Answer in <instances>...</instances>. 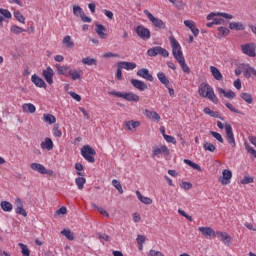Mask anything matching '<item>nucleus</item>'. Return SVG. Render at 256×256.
Instances as JSON below:
<instances>
[{"mask_svg":"<svg viewBox=\"0 0 256 256\" xmlns=\"http://www.w3.org/2000/svg\"><path fill=\"white\" fill-rule=\"evenodd\" d=\"M198 95H200V97H203L204 99H209V101H211L215 105L219 103V98H217V95H215L213 87H211V85H209L207 82H203L199 85Z\"/></svg>","mask_w":256,"mask_h":256,"instance_id":"f257e3e1","label":"nucleus"},{"mask_svg":"<svg viewBox=\"0 0 256 256\" xmlns=\"http://www.w3.org/2000/svg\"><path fill=\"white\" fill-rule=\"evenodd\" d=\"M217 127L219 129H225L226 139L229 145H231V147H236L237 143L235 142V135L233 134V127H231V124L226 123L224 125L221 121H217Z\"/></svg>","mask_w":256,"mask_h":256,"instance_id":"f03ea898","label":"nucleus"},{"mask_svg":"<svg viewBox=\"0 0 256 256\" xmlns=\"http://www.w3.org/2000/svg\"><path fill=\"white\" fill-rule=\"evenodd\" d=\"M109 95H113L114 97H119L120 99H125V101L139 102V95L133 93V92H119V91H111L109 92Z\"/></svg>","mask_w":256,"mask_h":256,"instance_id":"7ed1b4c3","label":"nucleus"},{"mask_svg":"<svg viewBox=\"0 0 256 256\" xmlns=\"http://www.w3.org/2000/svg\"><path fill=\"white\" fill-rule=\"evenodd\" d=\"M169 41L171 43L172 53H173V56L176 59V61L185 59V57L183 56V51H181V44H179L177 39H175L174 36H170Z\"/></svg>","mask_w":256,"mask_h":256,"instance_id":"20e7f679","label":"nucleus"},{"mask_svg":"<svg viewBox=\"0 0 256 256\" xmlns=\"http://www.w3.org/2000/svg\"><path fill=\"white\" fill-rule=\"evenodd\" d=\"M96 154L95 149H93L89 145H85L81 149V155L84 157L88 163H95V157L94 155Z\"/></svg>","mask_w":256,"mask_h":256,"instance_id":"39448f33","label":"nucleus"},{"mask_svg":"<svg viewBox=\"0 0 256 256\" xmlns=\"http://www.w3.org/2000/svg\"><path fill=\"white\" fill-rule=\"evenodd\" d=\"M147 55L149 57H157V55H161L162 57H169V51L161 46H154L147 50Z\"/></svg>","mask_w":256,"mask_h":256,"instance_id":"423d86ee","label":"nucleus"},{"mask_svg":"<svg viewBox=\"0 0 256 256\" xmlns=\"http://www.w3.org/2000/svg\"><path fill=\"white\" fill-rule=\"evenodd\" d=\"M144 15L148 17L149 22L152 23L157 29H165L167 27L163 20L153 16L149 10H144Z\"/></svg>","mask_w":256,"mask_h":256,"instance_id":"0eeeda50","label":"nucleus"},{"mask_svg":"<svg viewBox=\"0 0 256 256\" xmlns=\"http://www.w3.org/2000/svg\"><path fill=\"white\" fill-rule=\"evenodd\" d=\"M30 168L32 171H36L37 173H40V175H49L50 177L53 176V170L47 169L43 166V164L34 162L30 164Z\"/></svg>","mask_w":256,"mask_h":256,"instance_id":"6e6552de","label":"nucleus"},{"mask_svg":"<svg viewBox=\"0 0 256 256\" xmlns=\"http://www.w3.org/2000/svg\"><path fill=\"white\" fill-rule=\"evenodd\" d=\"M135 33L140 39H143V41H148V39H151V30L143 25L137 26L135 29Z\"/></svg>","mask_w":256,"mask_h":256,"instance_id":"1a4fd4ad","label":"nucleus"},{"mask_svg":"<svg viewBox=\"0 0 256 256\" xmlns=\"http://www.w3.org/2000/svg\"><path fill=\"white\" fill-rule=\"evenodd\" d=\"M42 77H44L48 85H53V77H55V71L53 70V68H51V66H48L42 71Z\"/></svg>","mask_w":256,"mask_h":256,"instance_id":"9d476101","label":"nucleus"},{"mask_svg":"<svg viewBox=\"0 0 256 256\" xmlns=\"http://www.w3.org/2000/svg\"><path fill=\"white\" fill-rule=\"evenodd\" d=\"M152 155L153 157H157V155H164V157H168V155H170V151L167 146L160 145V146L153 147Z\"/></svg>","mask_w":256,"mask_h":256,"instance_id":"9b49d317","label":"nucleus"},{"mask_svg":"<svg viewBox=\"0 0 256 256\" xmlns=\"http://www.w3.org/2000/svg\"><path fill=\"white\" fill-rule=\"evenodd\" d=\"M231 179H233V172L229 169H224L222 171V177L219 178V182L221 185H229L231 183Z\"/></svg>","mask_w":256,"mask_h":256,"instance_id":"f8f14e48","label":"nucleus"},{"mask_svg":"<svg viewBox=\"0 0 256 256\" xmlns=\"http://www.w3.org/2000/svg\"><path fill=\"white\" fill-rule=\"evenodd\" d=\"M241 49H242V53H244V55H248V57L256 56V53H255L256 46L254 43L241 45Z\"/></svg>","mask_w":256,"mask_h":256,"instance_id":"ddd939ff","label":"nucleus"},{"mask_svg":"<svg viewBox=\"0 0 256 256\" xmlns=\"http://www.w3.org/2000/svg\"><path fill=\"white\" fill-rule=\"evenodd\" d=\"M140 126V121L129 120L124 122V128L126 129V131H131V133H135L137 131V127Z\"/></svg>","mask_w":256,"mask_h":256,"instance_id":"4468645a","label":"nucleus"},{"mask_svg":"<svg viewBox=\"0 0 256 256\" xmlns=\"http://www.w3.org/2000/svg\"><path fill=\"white\" fill-rule=\"evenodd\" d=\"M198 231L203 235V237L213 239L215 237V231L213 228L208 227V226H201L198 228Z\"/></svg>","mask_w":256,"mask_h":256,"instance_id":"2eb2a0df","label":"nucleus"},{"mask_svg":"<svg viewBox=\"0 0 256 256\" xmlns=\"http://www.w3.org/2000/svg\"><path fill=\"white\" fill-rule=\"evenodd\" d=\"M31 81L36 87H39L40 89H46L47 88V84L45 83V80H43L37 74H34V75L31 76Z\"/></svg>","mask_w":256,"mask_h":256,"instance_id":"dca6fc26","label":"nucleus"},{"mask_svg":"<svg viewBox=\"0 0 256 256\" xmlns=\"http://www.w3.org/2000/svg\"><path fill=\"white\" fill-rule=\"evenodd\" d=\"M137 75H138V77H142V79H145L146 81H150V82L154 81L153 75H151V73H149V69H147V68H142V69L138 70Z\"/></svg>","mask_w":256,"mask_h":256,"instance_id":"f3484780","label":"nucleus"},{"mask_svg":"<svg viewBox=\"0 0 256 256\" xmlns=\"http://www.w3.org/2000/svg\"><path fill=\"white\" fill-rule=\"evenodd\" d=\"M243 73L246 79H250V77H256V69L248 64L243 66Z\"/></svg>","mask_w":256,"mask_h":256,"instance_id":"a211bd4d","label":"nucleus"},{"mask_svg":"<svg viewBox=\"0 0 256 256\" xmlns=\"http://www.w3.org/2000/svg\"><path fill=\"white\" fill-rule=\"evenodd\" d=\"M184 25L190 29L191 33H193L194 37L199 35V30L197 29V25L193 20H185Z\"/></svg>","mask_w":256,"mask_h":256,"instance_id":"6ab92c4d","label":"nucleus"},{"mask_svg":"<svg viewBox=\"0 0 256 256\" xmlns=\"http://www.w3.org/2000/svg\"><path fill=\"white\" fill-rule=\"evenodd\" d=\"M215 237L222 241V243H231V236L227 232L216 231Z\"/></svg>","mask_w":256,"mask_h":256,"instance_id":"aec40b11","label":"nucleus"},{"mask_svg":"<svg viewBox=\"0 0 256 256\" xmlns=\"http://www.w3.org/2000/svg\"><path fill=\"white\" fill-rule=\"evenodd\" d=\"M106 31L107 28H105L103 24L96 23L95 32L97 33L98 37H100V39H107V33H105Z\"/></svg>","mask_w":256,"mask_h":256,"instance_id":"412c9836","label":"nucleus"},{"mask_svg":"<svg viewBox=\"0 0 256 256\" xmlns=\"http://www.w3.org/2000/svg\"><path fill=\"white\" fill-rule=\"evenodd\" d=\"M131 84L135 89H138V91H146L147 89V84L141 80L131 79Z\"/></svg>","mask_w":256,"mask_h":256,"instance_id":"4be33fe9","label":"nucleus"},{"mask_svg":"<svg viewBox=\"0 0 256 256\" xmlns=\"http://www.w3.org/2000/svg\"><path fill=\"white\" fill-rule=\"evenodd\" d=\"M81 75H83L82 70L70 68V70L68 72V77H71L72 81H77V80L81 79Z\"/></svg>","mask_w":256,"mask_h":256,"instance_id":"5701e85b","label":"nucleus"},{"mask_svg":"<svg viewBox=\"0 0 256 256\" xmlns=\"http://www.w3.org/2000/svg\"><path fill=\"white\" fill-rule=\"evenodd\" d=\"M58 75H64V77H69V71L71 66H61L59 64H55Z\"/></svg>","mask_w":256,"mask_h":256,"instance_id":"b1692460","label":"nucleus"},{"mask_svg":"<svg viewBox=\"0 0 256 256\" xmlns=\"http://www.w3.org/2000/svg\"><path fill=\"white\" fill-rule=\"evenodd\" d=\"M220 17H221V15H219V13L212 12L207 16V21H211V19H212L214 25H221L223 23V19Z\"/></svg>","mask_w":256,"mask_h":256,"instance_id":"393cba45","label":"nucleus"},{"mask_svg":"<svg viewBox=\"0 0 256 256\" xmlns=\"http://www.w3.org/2000/svg\"><path fill=\"white\" fill-rule=\"evenodd\" d=\"M118 67L126 69V71H133V69L137 68V64H135L134 62L122 61L118 63Z\"/></svg>","mask_w":256,"mask_h":256,"instance_id":"a878e982","label":"nucleus"},{"mask_svg":"<svg viewBox=\"0 0 256 256\" xmlns=\"http://www.w3.org/2000/svg\"><path fill=\"white\" fill-rule=\"evenodd\" d=\"M217 92L220 95V97L221 95H223L224 97H226V99H235L236 97L235 92L231 90L225 91V89L223 88H217Z\"/></svg>","mask_w":256,"mask_h":256,"instance_id":"bb28decb","label":"nucleus"},{"mask_svg":"<svg viewBox=\"0 0 256 256\" xmlns=\"http://www.w3.org/2000/svg\"><path fill=\"white\" fill-rule=\"evenodd\" d=\"M144 115L147 117V119H152L153 121H160L161 116H159V113L155 111H150V110H144Z\"/></svg>","mask_w":256,"mask_h":256,"instance_id":"cd10ccee","label":"nucleus"},{"mask_svg":"<svg viewBox=\"0 0 256 256\" xmlns=\"http://www.w3.org/2000/svg\"><path fill=\"white\" fill-rule=\"evenodd\" d=\"M41 149H46V151H51L53 149V140L47 137L43 142L40 144Z\"/></svg>","mask_w":256,"mask_h":256,"instance_id":"c85d7f7f","label":"nucleus"},{"mask_svg":"<svg viewBox=\"0 0 256 256\" xmlns=\"http://www.w3.org/2000/svg\"><path fill=\"white\" fill-rule=\"evenodd\" d=\"M62 45H64L66 49H73V47H75V42H73L71 36L67 35L63 38Z\"/></svg>","mask_w":256,"mask_h":256,"instance_id":"c756f323","label":"nucleus"},{"mask_svg":"<svg viewBox=\"0 0 256 256\" xmlns=\"http://www.w3.org/2000/svg\"><path fill=\"white\" fill-rule=\"evenodd\" d=\"M229 29L232 31H245V25L242 22H231Z\"/></svg>","mask_w":256,"mask_h":256,"instance_id":"7c9ffc66","label":"nucleus"},{"mask_svg":"<svg viewBox=\"0 0 256 256\" xmlns=\"http://www.w3.org/2000/svg\"><path fill=\"white\" fill-rule=\"evenodd\" d=\"M136 195L141 203L144 205H151L153 203V199L143 196L140 191H136Z\"/></svg>","mask_w":256,"mask_h":256,"instance_id":"2f4dec72","label":"nucleus"},{"mask_svg":"<svg viewBox=\"0 0 256 256\" xmlns=\"http://www.w3.org/2000/svg\"><path fill=\"white\" fill-rule=\"evenodd\" d=\"M22 111L23 113H35L37 111V108L32 103H25L22 105Z\"/></svg>","mask_w":256,"mask_h":256,"instance_id":"473e14b6","label":"nucleus"},{"mask_svg":"<svg viewBox=\"0 0 256 256\" xmlns=\"http://www.w3.org/2000/svg\"><path fill=\"white\" fill-rule=\"evenodd\" d=\"M210 71H211L214 79H216V81H221L223 79V74H221V71H219V69H217V67L210 66Z\"/></svg>","mask_w":256,"mask_h":256,"instance_id":"72a5a7b5","label":"nucleus"},{"mask_svg":"<svg viewBox=\"0 0 256 256\" xmlns=\"http://www.w3.org/2000/svg\"><path fill=\"white\" fill-rule=\"evenodd\" d=\"M43 121L48 125H53V123H57V118L53 114H43Z\"/></svg>","mask_w":256,"mask_h":256,"instance_id":"f704fd0d","label":"nucleus"},{"mask_svg":"<svg viewBox=\"0 0 256 256\" xmlns=\"http://www.w3.org/2000/svg\"><path fill=\"white\" fill-rule=\"evenodd\" d=\"M157 78L162 83V85H165V87H169V79H167V76L163 72L157 73Z\"/></svg>","mask_w":256,"mask_h":256,"instance_id":"c9c22d12","label":"nucleus"},{"mask_svg":"<svg viewBox=\"0 0 256 256\" xmlns=\"http://www.w3.org/2000/svg\"><path fill=\"white\" fill-rule=\"evenodd\" d=\"M0 205H1L2 211H5L7 213L13 211V204H11L10 202L2 201Z\"/></svg>","mask_w":256,"mask_h":256,"instance_id":"e433bc0d","label":"nucleus"},{"mask_svg":"<svg viewBox=\"0 0 256 256\" xmlns=\"http://www.w3.org/2000/svg\"><path fill=\"white\" fill-rule=\"evenodd\" d=\"M240 97H241V99H243V101L248 103V105H251V103H253V96H251L250 93L243 92L240 94Z\"/></svg>","mask_w":256,"mask_h":256,"instance_id":"4c0bfd02","label":"nucleus"},{"mask_svg":"<svg viewBox=\"0 0 256 256\" xmlns=\"http://www.w3.org/2000/svg\"><path fill=\"white\" fill-rule=\"evenodd\" d=\"M184 163L186 165H189V167H191L192 169H195L196 171H203V169L201 168V166H199V164L194 163L193 161H191L189 159H184Z\"/></svg>","mask_w":256,"mask_h":256,"instance_id":"58836bf2","label":"nucleus"},{"mask_svg":"<svg viewBox=\"0 0 256 256\" xmlns=\"http://www.w3.org/2000/svg\"><path fill=\"white\" fill-rule=\"evenodd\" d=\"M83 65H88L91 67V65H97V59L91 58V57H85L82 59Z\"/></svg>","mask_w":256,"mask_h":256,"instance_id":"ea45409f","label":"nucleus"},{"mask_svg":"<svg viewBox=\"0 0 256 256\" xmlns=\"http://www.w3.org/2000/svg\"><path fill=\"white\" fill-rule=\"evenodd\" d=\"M10 31H11L14 35H21V33H25V31H27V30H25V29H23V28H21V27H19V26H17V25H12V26L10 27Z\"/></svg>","mask_w":256,"mask_h":256,"instance_id":"a19ab883","label":"nucleus"},{"mask_svg":"<svg viewBox=\"0 0 256 256\" xmlns=\"http://www.w3.org/2000/svg\"><path fill=\"white\" fill-rule=\"evenodd\" d=\"M13 15L19 23L25 25V16H23V14L19 12V10L14 11Z\"/></svg>","mask_w":256,"mask_h":256,"instance_id":"79ce46f5","label":"nucleus"},{"mask_svg":"<svg viewBox=\"0 0 256 256\" xmlns=\"http://www.w3.org/2000/svg\"><path fill=\"white\" fill-rule=\"evenodd\" d=\"M204 151H209L210 153H215L217 147L214 144L205 142L203 145Z\"/></svg>","mask_w":256,"mask_h":256,"instance_id":"37998d69","label":"nucleus"},{"mask_svg":"<svg viewBox=\"0 0 256 256\" xmlns=\"http://www.w3.org/2000/svg\"><path fill=\"white\" fill-rule=\"evenodd\" d=\"M18 246L20 247L23 256H31V251H29L27 245L19 243Z\"/></svg>","mask_w":256,"mask_h":256,"instance_id":"c03bdc74","label":"nucleus"},{"mask_svg":"<svg viewBox=\"0 0 256 256\" xmlns=\"http://www.w3.org/2000/svg\"><path fill=\"white\" fill-rule=\"evenodd\" d=\"M75 183H76L78 189L81 190L85 186V183H87V180L84 177H78L75 179Z\"/></svg>","mask_w":256,"mask_h":256,"instance_id":"a18cd8bd","label":"nucleus"},{"mask_svg":"<svg viewBox=\"0 0 256 256\" xmlns=\"http://www.w3.org/2000/svg\"><path fill=\"white\" fill-rule=\"evenodd\" d=\"M61 235H64V237H66V239H68L69 241H73V239H75V237L73 236V232H71V230L69 229L62 230Z\"/></svg>","mask_w":256,"mask_h":256,"instance_id":"49530a36","label":"nucleus"},{"mask_svg":"<svg viewBox=\"0 0 256 256\" xmlns=\"http://www.w3.org/2000/svg\"><path fill=\"white\" fill-rule=\"evenodd\" d=\"M178 63L182 67L184 73H190L191 69H189V66L185 63V58L178 60Z\"/></svg>","mask_w":256,"mask_h":256,"instance_id":"de8ad7c7","label":"nucleus"},{"mask_svg":"<svg viewBox=\"0 0 256 256\" xmlns=\"http://www.w3.org/2000/svg\"><path fill=\"white\" fill-rule=\"evenodd\" d=\"M112 185L117 189V191L120 193V195H123V186H121V182L119 180L114 179L112 180Z\"/></svg>","mask_w":256,"mask_h":256,"instance_id":"09e8293b","label":"nucleus"},{"mask_svg":"<svg viewBox=\"0 0 256 256\" xmlns=\"http://www.w3.org/2000/svg\"><path fill=\"white\" fill-rule=\"evenodd\" d=\"M73 13L76 17H81L82 14H84L85 12H83V8L80 7L79 5H74L73 6Z\"/></svg>","mask_w":256,"mask_h":256,"instance_id":"8fccbe9b","label":"nucleus"},{"mask_svg":"<svg viewBox=\"0 0 256 256\" xmlns=\"http://www.w3.org/2000/svg\"><path fill=\"white\" fill-rule=\"evenodd\" d=\"M163 137L165 141H167V143H172L173 145H177V140L175 139V137L167 134H163Z\"/></svg>","mask_w":256,"mask_h":256,"instance_id":"3c124183","label":"nucleus"},{"mask_svg":"<svg viewBox=\"0 0 256 256\" xmlns=\"http://www.w3.org/2000/svg\"><path fill=\"white\" fill-rule=\"evenodd\" d=\"M0 14H2V16L5 17V19H11V17H13L9 10L3 8H0Z\"/></svg>","mask_w":256,"mask_h":256,"instance_id":"603ef678","label":"nucleus"},{"mask_svg":"<svg viewBox=\"0 0 256 256\" xmlns=\"http://www.w3.org/2000/svg\"><path fill=\"white\" fill-rule=\"evenodd\" d=\"M53 135L54 137H62L63 132L61 131V129H59V124H56L53 128Z\"/></svg>","mask_w":256,"mask_h":256,"instance_id":"864d4df0","label":"nucleus"},{"mask_svg":"<svg viewBox=\"0 0 256 256\" xmlns=\"http://www.w3.org/2000/svg\"><path fill=\"white\" fill-rule=\"evenodd\" d=\"M254 178L251 176H244V178L241 180L242 185H249V183H253Z\"/></svg>","mask_w":256,"mask_h":256,"instance_id":"5fc2aeb1","label":"nucleus"},{"mask_svg":"<svg viewBox=\"0 0 256 256\" xmlns=\"http://www.w3.org/2000/svg\"><path fill=\"white\" fill-rule=\"evenodd\" d=\"M180 187L184 189V191H189V189H193V184H191V182H182Z\"/></svg>","mask_w":256,"mask_h":256,"instance_id":"6e6d98bb","label":"nucleus"},{"mask_svg":"<svg viewBox=\"0 0 256 256\" xmlns=\"http://www.w3.org/2000/svg\"><path fill=\"white\" fill-rule=\"evenodd\" d=\"M210 134L212 137H214V139L219 141V143H223V136H221L218 132L210 131Z\"/></svg>","mask_w":256,"mask_h":256,"instance_id":"4d7b16f0","label":"nucleus"},{"mask_svg":"<svg viewBox=\"0 0 256 256\" xmlns=\"http://www.w3.org/2000/svg\"><path fill=\"white\" fill-rule=\"evenodd\" d=\"M148 256H165V254H163V252H161V251L151 249L148 252Z\"/></svg>","mask_w":256,"mask_h":256,"instance_id":"13d9d810","label":"nucleus"},{"mask_svg":"<svg viewBox=\"0 0 256 256\" xmlns=\"http://www.w3.org/2000/svg\"><path fill=\"white\" fill-rule=\"evenodd\" d=\"M245 148L248 151V153H250V155H252V157H255L256 159V151L255 148L249 146L248 144H245Z\"/></svg>","mask_w":256,"mask_h":256,"instance_id":"bf43d9fd","label":"nucleus"},{"mask_svg":"<svg viewBox=\"0 0 256 256\" xmlns=\"http://www.w3.org/2000/svg\"><path fill=\"white\" fill-rule=\"evenodd\" d=\"M179 215H182V217H185V219H188V221H193V217H191L189 214L185 213V210L178 209Z\"/></svg>","mask_w":256,"mask_h":256,"instance_id":"052dcab7","label":"nucleus"},{"mask_svg":"<svg viewBox=\"0 0 256 256\" xmlns=\"http://www.w3.org/2000/svg\"><path fill=\"white\" fill-rule=\"evenodd\" d=\"M225 105L227 109H229V111H231L232 113H240L239 110H237V108H235L233 104L227 102Z\"/></svg>","mask_w":256,"mask_h":256,"instance_id":"680f3d73","label":"nucleus"},{"mask_svg":"<svg viewBox=\"0 0 256 256\" xmlns=\"http://www.w3.org/2000/svg\"><path fill=\"white\" fill-rule=\"evenodd\" d=\"M15 211L17 215H22V217H27V211L23 209V206H21L20 208H16Z\"/></svg>","mask_w":256,"mask_h":256,"instance_id":"e2e57ef3","label":"nucleus"},{"mask_svg":"<svg viewBox=\"0 0 256 256\" xmlns=\"http://www.w3.org/2000/svg\"><path fill=\"white\" fill-rule=\"evenodd\" d=\"M104 59H109L110 57H119V54H115L113 52H106L102 55Z\"/></svg>","mask_w":256,"mask_h":256,"instance_id":"0e129e2a","label":"nucleus"},{"mask_svg":"<svg viewBox=\"0 0 256 256\" xmlns=\"http://www.w3.org/2000/svg\"><path fill=\"white\" fill-rule=\"evenodd\" d=\"M218 31H219L220 34H222L224 36H227L230 33L229 29L225 28V27H219Z\"/></svg>","mask_w":256,"mask_h":256,"instance_id":"69168bd1","label":"nucleus"},{"mask_svg":"<svg viewBox=\"0 0 256 256\" xmlns=\"http://www.w3.org/2000/svg\"><path fill=\"white\" fill-rule=\"evenodd\" d=\"M70 97L72 99H75V101H78V103L81 101V95L75 93V92H69Z\"/></svg>","mask_w":256,"mask_h":256,"instance_id":"338daca9","label":"nucleus"},{"mask_svg":"<svg viewBox=\"0 0 256 256\" xmlns=\"http://www.w3.org/2000/svg\"><path fill=\"white\" fill-rule=\"evenodd\" d=\"M137 244L138 245H143L145 243V236L144 235H138L136 238Z\"/></svg>","mask_w":256,"mask_h":256,"instance_id":"774afa93","label":"nucleus"}]
</instances>
